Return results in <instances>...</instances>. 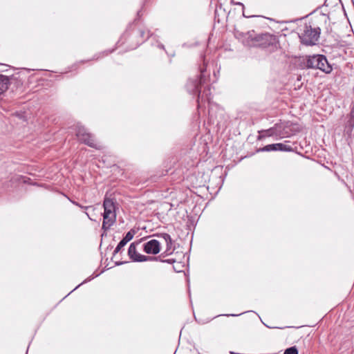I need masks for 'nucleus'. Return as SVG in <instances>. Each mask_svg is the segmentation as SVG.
Listing matches in <instances>:
<instances>
[{
  "mask_svg": "<svg viewBox=\"0 0 354 354\" xmlns=\"http://www.w3.org/2000/svg\"><path fill=\"white\" fill-rule=\"evenodd\" d=\"M205 69L204 68H201V75L200 78H196L193 80H189L186 85L187 89L189 93L193 94V95H198V106H200V102H203L205 100L209 101V95L210 94V89L209 88H205L203 93L201 91V86L204 84L205 82V75L204 72Z\"/></svg>",
  "mask_w": 354,
  "mask_h": 354,
  "instance_id": "f03ea898",
  "label": "nucleus"
},
{
  "mask_svg": "<svg viewBox=\"0 0 354 354\" xmlns=\"http://www.w3.org/2000/svg\"><path fill=\"white\" fill-rule=\"evenodd\" d=\"M289 354H298V350L295 346L289 347Z\"/></svg>",
  "mask_w": 354,
  "mask_h": 354,
  "instance_id": "6ab92c4d",
  "label": "nucleus"
},
{
  "mask_svg": "<svg viewBox=\"0 0 354 354\" xmlns=\"http://www.w3.org/2000/svg\"><path fill=\"white\" fill-rule=\"evenodd\" d=\"M158 236V237L162 238V239H164L165 243H168L169 242V243H171V241H172L171 238V236H170V235L169 234L162 233V234H159Z\"/></svg>",
  "mask_w": 354,
  "mask_h": 354,
  "instance_id": "f3484780",
  "label": "nucleus"
},
{
  "mask_svg": "<svg viewBox=\"0 0 354 354\" xmlns=\"http://www.w3.org/2000/svg\"><path fill=\"white\" fill-rule=\"evenodd\" d=\"M256 46L263 48H268L270 51H273L277 48L279 41L274 35L269 33L261 34L256 36L254 39Z\"/></svg>",
  "mask_w": 354,
  "mask_h": 354,
  "instance_id": "20e7f679",
  "label": "nucleus"
},
{
  "mask_svg": "<svg viewBox=\"0 0 354 354\" xmlns=\"http://www.w3.org/2000/svg\"><path fill=\"white\" fill-rule=\"evenodd\" d=\"M307 56H300L292 57L290 62L295 68L304 69L307 68Z\"/></svg>",
  "mask_w": 354,
  "mask_h": 354,
  "instance_id": "1a4fd4ad",
  "label": "nucleus"
},
{
  "mask_svg": "<svg viewBox=\"0 0 354 354\" xmlns=\"http://www.w3.org/2000/svg\"><path fill=\"white\" fill-rule=\"evenodd\" d=\"M134 234H135V231L133 230H131L126 234V235L122 239V240L127 243L129 241H130L133 238Z\"/></svg>",
  "mask_w": 354,
  "mask_h": 354,
  "instance_id": "2eb2a0df",
  "label": "nucleus"
},
{
  "mask_svg": "<svg viewBox=\"0 0 354 354\" xmlns=\"http://www.w3.org/2000/svg\"><path fill=\"white\" fill-rule=\"evenodd\" d=\"M127 244L122 239L119 242L118 245L114 250V254L118 253Z\"/></svg>",
  "mask_w": 354,
  "mask_h": 354,
  "instance_id": "a211bd4d",
  "label": "nucleus"
},
{
  "mask_svg": "<svg viewBox=\"0 0 354 354\" xmlns=\"http://www.w3.org/2000/svg\"><path fill=\"white\" fill-rule=\"evenodd\" d=\"M143 250L147 254H157L160 250L159 241L156 239L150 240L144 244Z\"/></svg>",
  "mask_w": 354,
  "mask_h": 354,
  "instance_id": "6e6552de",
  "label": "nucleus"
},
{
  "mask_svg": "<svg viewBox=\"0 0 354 354\" xmlns=\"http://www.w3.org/2000/svg\"><path fill=\"white\" fill-rule=\"evenodd\" d=\"M259 139H261V138H263V137L271 136L275 133L274 129L262 130L261 131H259Z\"/></svg>",
  "mask_w": 354,
  "mask_h": 354,
  "instance_id": "ddd939ff",
  "label": "nucleus"
},
{
  "mask_svg": "<svg viewBox=\"0 0 354 354\" xmlns=\"http://www.w3.org/2000/svg\"><path fill=\"white\" fill-rule=\"evenodd\" d=\"M283 354H288V348H286V349L284 351Z\"/></svg>",
  "mask_w": 354,
  "mask_h": 354,
  "instance_id": "5701e85b",
  "label": "nucleus"
},
{
  "mask_svg": "<svg viewBox=\"0 0 354 354\" xmlns=\"http://www.w3.org/2000/svg\"><path fill=\"white\" fill-rule=\"evenodd\" d=\"M163 262H167V263H171L172 262H174V259H166L165 261H162Z\"/></svg>",
  "mask_w": 354,
  "mask_h": 354,
  "instance_id": "412c9836",
  "label": "nucleus"
},
{
  "mask_svg": "<svg viewBox=\"0 0 354 354\" xmlns=\"http://www.w3.org/2000/svg\"><path fill=\"white\" fill-rule=\"evenodd\" d=\"M140 243V241L131 243L128 250V255L133 261L143 262L147 261L157 260L158 257L145 256L137 252L136 245Z\"/></svg>",
  "mask_w": 354,
  "mask_h": 354,
  "instance_id": "423d86ee",
  "label": "nucleus"
},
{
  "mask_svg": "<svg viewBox=\"0 0 354 354\" xmlns=\"http://www.w3.org/2000/svg\"><path fill=\"white\" fill-rule=\"evenodd\" d=\"M300 130V126L297 124L289 125V137H290L291 135H294L296 132H299Z\"/></svg>",
  "mask_w": 354,
  "mask_h": 354,
  "instance_id": "4468645a",
  "label": "nucleus"
},
{
  "mask_svg": "<svg viewBox=\"0 0 354 354\" xmlns=\"http://www.w3.org/2000/svg\"><path fill=\"white\" fill-rule=\"evenodd\" d=\"M76 136L80 142L96 149H100L101 146L95 142L93 135L87 132L86 129L82 126H77L76 129Z\"/></svg>",
  "mask_w": 354,
  "mask_h": 354,
  "instance_id": "39448f33",
  "label": "nucleus"
},
{
  "mask_svg": "<svg viewBox=\"0 0 354 354\" xmlns=\"http://www.w3.org/2000/svg\"><path fill=\"white\" fill-rule=\"evenodd\" d=\"M327 17L319 14L311 19L308 23L304 17L289 20V30L295 33L299 38L300 42L305 46H314L319 41L321 28L319 24L326 23Z\"/></svg>",
  "mask_w": 354,
  "mask_h": 354,
  "instance_id": "f257e3e1",
  "label": "nucleus"
},
{
  "mask_svg": "<svg viewBox=\"0 0 354 354\" xmlns=\"http://www.w3.org/2000/svg\"><path fill=\"white\" fill-rule=\"evenodd\" d=\"M86 216H87L91 219V220H92V218H90V216H89V215H88V214L87 212H86Z\"/></svg>",
  "mask_w": 354,
  "mask_h": 354,
  "instance_id": "b1692460",
  "label": "nucleus"
},
{
  "mask_svg": "<svg viewBox=\"0 0 354 354\" xmlns=\"http://www.w3.org/2000/svg\"><path fill=\"white\" fill-rule=\"evenodd\" d=\"M103 207L104 210L115 211V205L113 199L109 198H104L103 202Z\"/></svg>",
  "mask_w": 354,
  "mask_h": 354,
  "instance_id": "f8f14e48",
  "label": "nucleus"
},
{
  "mask_svg": "<svg viewBox=\"0 0 354 354\" xmlns=\"http://www.w3.org/2000/svg\"><path fill=\"white\" fill-rule=\"evenodd\" d=\"M171 246H172V241H171V243H169V242L166 243V250L161 255L165 257V256L171 254L173 251L171 249Z\"/></svg>",
  "mask_w": 354,
  "mask_h": 354,
  "instance_id": "dca6fc26",
  "label": "nucleus"
},
{
  "mask_svg": "<svg viewBox=\"0 0 354 354\" xmlns=\"http://www.w3.org/2000/svg\"><path fill=\"white\" fill-rule=\"evenodd\" d=\"M307 68L319 69L328 74L332 71V66L328 62L326 57L323 55H313L307 56Z\"/></svg>",
  "mask_w": 354,
  "mask_h": 354,
  "instance_id": "7ed1b4c3",
  "label": "nucleus"
},
{
  "mask_svg": "<svg viewBox=\"0 0 354 354\" xmlns=\"http://www.w3.org/2000/svg\"><path fill=\"white\" fill-rule=\"evenodd\" d=\"M115 211L104 210L103 214L102 229L104 231L109 230L115 222Z\"/></svg>",
  "mask_w": 354,
  "mask_h": 354,
  "instance_id": "0eeeda50",
  "label": "nucleus"
},
{
  "mask_svg": "<svg viewBox=\"0 0 354 354\" xmlns=\"http://www.w3.org/2000/svg\"><path fill=\"white\" fill-rule=\"evenodd\" d=\"M261 151H287L288 147L283 143H275L266 145Z\"/></svg>",
  "mask_w": 354,
  "mask_h": 354,
  "instance_id": "9d476101",
  "label": "nucleus"
},
{
  "mask_svg": "<svg viewBox=\"0 0 354 354\" xmlns=\"http://www.w3.org/2000/svg\"><path fill=\"white\" fill-rule=\"evenodd\" d=\"M73 203L74 205H75L76 206L80 207L82 209H88V208L91 207V206H82V205H80V203H78L77 202H75V201H73Z\"/></svg>",
  "mask_w": 354,
  "mask_h": 354,
  "instance_id": "aec40b11",
  "label": "nucleus"
},
{
  "mask_svg": "<svg viewBox=\"0 0 354 354\" xmlns=\"http://www.w3.org/2000/svg\"><path fill=\"white\" fill-rule=\"evenodd\" d=\"M140 35L142 37H145V32L144 31H140Z\"/></svg>",
  "mask_w": 354,
  "mask_h": 354,
  "instance_id": "4be33fe9",
  "label": "nucleus"
},
{
  "mask_svg": "<svg viewBox=\"0 0 354 354\" xmlns=\"http://www.w3.org/2000/svg\"><path fill=\"white\" fill-rule=\"evenodd\" d=\"M10 84L8 77L0 75V95H2L8 88Z\"/></svg>",
  "mask_w": 354,
  "mask_h": 354,
  "instance_id": "9b49d317",
  "label": "nucleus"
}]
</instances>
